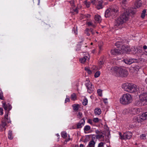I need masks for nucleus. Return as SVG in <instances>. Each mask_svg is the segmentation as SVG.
Returning <instances> with one entry per match:
<instances>
[{
  "instance_id": "nucleus-1",
  "label": "nucleus",
  "mask_w": 147,
  "mask_h": 147,
  "mask_svg": "<svg viewBox=\"0 0 147 147\" xmlns=\"http://www.w3.org/2000/svg\"><path fill=\"white\" fill-rule=\"evenodd\" d=\"M2 106L5 111L4 118L2 121L1 124L0 125L1 127L3 128L6 125L7 123H9L11 122L10 119H8V116L9 111L11 109L12 107L9 103L6 104L5 101H2Z\"/></svg>"
},
{
  "instance_id": "nucleus-2",
  "label": "nucleus",
  "mask_w": 147,
  "mask_h": 147,
  "mask_svg": "<svg viewBox=\"0 0 147 147\" xmlns=\"http://www.w3.org/2000/svg\"><path fill=\"white\" fill-rule=\"evenodd\" d=\"M110 71L113 74L117 76L125 77H127L128 74V72L126 69L117 66L111 67Z\"/></svg>"
},
{
  "instance_id": "nucleus-3",
  "label": "nucleus",
  "mask_w": 147,
  "mask_h": 147,
  "mask_svg": "<svg viewBox=\"0 0 147 147\" xmlns=\"http://www.w3.org/2000/svg\"><path fill=\"white\" fill-rule=\"evenodd\" d=\"M122 88L124 90L130 93L135 92L137 90L136 85L129 83L123 84L122 85Z\"/></svg>"
},
{
  "instance_id": "nucleus-4",
  "label": "nucleus",
  "mask_w": 147,
  "mask_h": 147,
  "mask_svg": "<svg viewBox=\"0 0 147 147\" xmlns=\"http://www.w3.org/2000/svg\"><path fill=\"white\" fill-rule=\"evenodd\" d=\"M132 101V97L129 93L123 94L120 98V102L124 105H128Z\"/></svg>"
},
{
  "instance_id": "nucleus-5",
  "label": "nucleus",
  "mask_w": 147,
  "mask_h": 147,
  "mask_svg": "<svg viewBox=\"0 0 147 147\" xmlns=\"http://www.w3.org/2000/svg\"><path fill=\"white\" fill-rule=\"evenodd\" d=\"M120 139L122 140L130 139L132 136V133L130 132H126L122 134L121 132H119Z\"/></svg>"
},
{
  "instance_id": "nucleus-6",
  "label": "nucleus",
  "mask_w": 147,
  "mask_h": 147,
  "mask_svg": "<svg viewBox=\"0 0 147 147\" xmlns=\"http://www.w3.org/2000/svg\"><path fill=\"white\" fill-rule=\"evenodd\" d=\"M142 60V58H140L139 59H124L123 60L125 63L130 65L134 62H136L138 63H140Z\"/></svg>"
},
{
  "instance_id": "nucleus-7",
  "label": "nucleus",
  "mask_w": 147,
  "mask_h": 147,
  "mask_svg": "<svg viewBox=\"0 0 147 147\" xmlns=\"http://www.w3.org/2000/svg\"><path fill=\"white\" fill-rule=\"evenodd\" d=\"M123 51V50L121 49V47H119L114 49L111 50V54L115 55L117 54H123L124 53Z\"/></svg>"
},
{
  "instance_id": "nucleus-8",
  "label": "nucleus",
  "mask_w": 147,
  "mask_h": 147,
  "mask_svg": "<svg viewBox=\"0 0 147 147\" xmlns=\"http://www.w3.org/2000/svg\"><path fill=\"white\" fill-rule=\"evenodd\" d=\"M141 117L138 118L135 117L133 119V121L135 122H137L138 123L140 122L142 120H145L147 118V112L142 114Z\"/></svg>"
},
{
  "instance_id": "nucleus-9",
  "label": "nucleus",
  "mask_w": 147,
  "mask_h": 147,
  "mask_svg": "<svg viewBox=\"0 0 147 147\" xmlns=\"http://www.w3.org/2000/svg\"><path fill=\"white\" fill-rule=\"evenodd\" d=\"M139 98L140 100L142 102H144L146 104H147V93H143L141 94Z\"/></svg>"
},
{
  "instance_id": "nucleus-10",
  "label": "nucleus",
  "mask_w": 147,
  "mask_h": 147,
  "mask_svg": "<svg viewBox=\"0 0 147 147\" xmlns=\"http://www.w3.org/2000/svg\"><path fill=\"white\" fill-rule=\"evenodd\" d=\"M121 18L125 22L129 18V12L126 11L123 13L120 16Z\"/></svg>"
},
{
  "instance_id": "nucleus-11",
  "label": "nucleus",
  "mask_w": 147,
  "mask_h": 147,
  "mask_svg": "<svg viewBox=\"0 0 147 147\" xmlns=\"http://www.w3.org/2000/svg\"><path fill=\"white\" fill-rule=\"evenodd\" d=\"M124 22L119 17L116 19L115 21V26H119L120 25H122Z\"/></svg>"
},
{
  "instance_id": "nucleus-12",
  "label": "nucleus",
  "mask_w": 147,
  "mask_h": 147,
  "mask_svg": "<svg viewBox=\"0 0 147 147\" xmlns=\"http://www.w3.org/2000/svg\"><path fill=\"white\" fill-rule=\"evenodd\" d=\"M141 109L139 108H131L130 110V113L132 115L138 114L140 112Z\"/></svg>"
},
{
  "instance_id": "nucleus-13",
  "label": "nucleus",
  "mask_w": 147,
  "mask_h": 147,
  "mask_svg": "<svg viewBox=\"0 0 147 147\" xmlns=\"http://www.w3.org/2000/svg\"><path fill=\"white\" fill-rule=\"evenodd\" d=\"M85 123L84 118H83L81 119L80 121L78 123L77 125V129L81 128L83 125H84Z\"/></svg>"
},
{
  "instance_id": "nucleus-14",
  "label": "nucleus",
  "mask_w": 147,
  "mask_h": 147,
  "mask_svg": "<svg viewBox=\"0 0 147 147\" xmlns=\"http://www.w3.org/2000/svg\"><path fill=\"white\" fill-rule=\"evenodd\" d=\"M110 9V13L111 16H115L117 15L118 14V9H115L113 8H111Z\"/></svg>"
},
{
  "instance_id": "nucleus-15",
  "label": "nucleus",
  "mask_w": 147,
  "mask_h": 147,
  "mask_svg": "<svg viewBox=\"0 0 147 147\" xmlns=\"http://www.w3.org/2000/svg\"><path fill=\"white\" fill-rule=\"evenodd\" d=\"M142 5V2L141 0H136L135 5L137 8L140 7Z\"/></svg>"
},
{
  "instance_id": "nucleus-16",
  "label": "nucleus",
  "mask_w": 147,
  "mask_h": 147,
  "mask_svg": "<svg viewBox=\"0 0 147 147\" xmlns=\"http://www.w3.org/2000/svg\"><path fill=\"white\" fill-rule=\"evenodd\" d=\"M127 11L129 12V16H130L132 17L135 14L136 11L135 9H132L128 10Z\"/></svg>"
},
{
  "instance_id": "nucleus-17",
  "label": "nucleus",
  "mask_w": 147,
  "mask_h": 147,
  "mask_svg": "<svg viewBox=\"0 0 147 147\" xmlns=\"http://www.w3.org/2000/svg\"><path fill=\"white\" fill-rule=\"evenodd\" d=\"M103 1L100 0L98 1V4L96 6V8L98 9H102L103 8L102 4Z\"/></svg>"
},
{
  "instance_id": "nucleus-18",
  "label": "nucleus",
  "mask_w": 147,
  "mask_h": 147,
  "mask_svg": "<svg viewBox=\"0 0 147 147\" xmlns=\"http://www.w3.org/2000/svg\"><path fill=\"white\" fill-rule=\"evenodd\" d=\"M94 19L96 22L100 23L101 22V18L100 15H96L95 16Z\"/></svg>"
},
{
  "instance_id": "nucleus-19",
  "label": "nucleus",
  "mask_w": 147,
  "mask_h": 147,
  "mask_svg": "<svg viewBox=\"0 0 147 147\" xmlns=\"http://www.w3.org/2000/svg\"><path fill=\"white\" fill-rule=\"evenodd\" d=\"M80 105L78 104H74L72 105L73 109L75 111H77L79 109Z\"/></svg>"
},
{
  "instance_id": "nucleus-20",
  "label": "nucleus",
  "mask_w": 147,
  "mask_h": 147,
  "mask_svg": "<svg viewBox=\"0 0 147 147\" xmlns=\"http://www.w3.org/2000/svg\"><path fill=\"white\" fill-rule=\"evenodd\" d=\"M105 61V60L102 59H101L98 63V65L99 67L100 68H101L102 66V65L104 64Z\"/></svg>"
},
{
  "instance_id": "nucleus-21",
  "label": "nucleus",
  "mask_w": 147,
  "mask_h": 147,
  "mask_svg": "<svg viewBox=\"0 0 147 147\" xmlns=\"http://www.w3.org/2000/svg\"><path fill=\"white\" fill-rule=\"evenodd\" d=\"M88 58V60L89 59V57H88L87 56H84L83 58L80 59V62L82 63H84L86 61L87 59Z\"/></svg>"
},
{
  "instance_id": "nucleus-22",
  "label": "nucleus",
  "mask_w": 147,
  "mask_h": 147,
  "mask_svg": "<svg viewBox=\"0 0 147 147\" xmlns=\"http://www.w3.org/2000/svg\"><path fill=\"white\" fill-rule=\"evenodd\" d=\"M110 9H107L105 12V16L106 18L109 17L111 15Z\"/></svg>"
},
{
  "instance_id": "nucleus-23",
  "label": "nucleus",
  "mask_w": 147,
  "mask_h": 147,
  "mask_svg": "<svg viewBox=\"0 0 147 147\" xmlns=\"http://www.w3.org/2000/svg\"><path fill=\"white\" fill-rule=\"evenodd\" d=\"M94 113L96 115H99L101 113V109L98 108H96L94 110Z\"/></svg>"
},
{
  "instance_id": "nucleus-24",
  "label": "nucleus",
  "mask_w": 147,
  "mask_h": 147,
  "mask_svg": "<svg viewBox=\"0 0 147 147\" xmlns=\"http://www.w3.org/2000/svg\"><path fill=\"white\" fill-rule=\"evenodd\" d=\"M8 138L9 139L11 140L13 138V135L12 133V131L11 130H9L8 133Z\"/></svg>"
},
{
  "instance_id": "nucleus-25",
  "label": "nucleus",
  "mask_w": 147,
  "mask_h": 147,
  "mask_svg": "<svg viewBox=\"0 0 147 147\" xmlns=\"http://www.w3.org/2000/svg\"><path fill=\"white\" fill-rule=\"evenodd\" d=\"M95 144V142L93 140H92L89 142L87 147H94Z\"/></svg>"
},
{
  "instance_id": "nucleus-26",
  "label": "nucleus",
  "mask_w": 147,
  "mask_h": 147,
  "mask_svg": "<svg viewBox=\"0 0 147 147\" xmlns=\"http://www.w3.org/2000/svg\"><path fill=\"white\" fill-rule=\"evenodd\" d=\"M71 100L74 101L76 100L77 96L76 94L75 93H73L71 95Z\"/></svg>"
},
{
  "instance_id": "nucleus-27",
  "label": "nucleus",
  "mask_w": 147,
  "mask_h": 147,
  "mask_svg": "<svg viewBox=\"0 0 147 147\" xmlns=\"http://www.w3.org/2000/svg\"><path fill=\"white\" fill-rule=\"evenodd\" d=\"M103 134H99L96 135L95 136V137L97 139H99L102 138L103 139L104 138V136L103 135Z\"/></svg>"
},
{
  "instance_id": "nucleus-28",
  "label": "nucleus",
  "mask_w": 147,
  "mask_h": 147,
  "mask_svg": "<svg viewBox=\"0 0 147 147\" xmlns=\"http://www.w3.org/2000/svg\"><path fill=\"white\" fill-rule=\"evenodd\" d=\"M85 33L87 36H89L90 35V28H86L84 31Z\"/></svg>"
},
{
  "instance_id": "nucleus-29",
  "label": "nucleus",
  "mask_w": 147,
  "mask_h": 147,
  "mask_svg": "<svg viewBox=\"0 0 147 147\" xmlns=\"http://www.w3.org/2000/svg\"><path fill=\"white\" fill-rule=\"evenodd\" d=\"M127 6V0H123L122 3V6L126 7Z\"/></svg>"
},
{
  "instance_id": "nucleus-30",
  "label": "nucleus",
  "mask_w": 147,
  "mask_h": 147,
  "mask_svg": "<svg viewBox=\"0 0 147 147\" xmlns=\"http://www.w3.org/2000/svg\"><path fill=\"white\" fill-rule=\"evenodd\" d=\"M87 88L88 89V91L89 93H91L93 92L94 90L92 86L87 87Z\"/></svg>"
},
{
  "instance_id": "nucleus-31",
  "label": "nucleus",
  "mask_w": 147,
  "mask_h": 147,
  "mask_svg": "<svg viewBox=\"0 0 147 147\" xmlns=\"http://www.w3.org/2000/svg\"><path fill=\"white\" fill-rule=\"evenodd\" d=\"M67 134L65 131L62 132L61 133V137L64 138H66L67 136Z\"/></svg>"
},
{
  "instance_id": "nucleus-32",
  "label": "nucleus",
  "mask_w": 147,
  "mask_h": 147,
  "mask_svg": "<svg viewBox=\"0 0 147 147\" xmlns=\"http://www.w3.org/2000/svg\"><path fill=\"white\" fill-rule=\"evenodd\" d=\"M77 116L78 118L80 119L82 117L83 114L82 113L80 112H79L77 114Z\"/></svg>"
},
{
  "instance_id": "nucleus-33",
  "label": "nucleus",
  "mask_w": 147,
  "mask_h": 147,
  "mask_svg": "<svg viewBox=\"0 0 147 147\" xmlns=\"http://www.w3.org/2000/svg\"><path fill=\"white\" fill-rule=\"evenodd\" d=\"M88 102V100L86 98H85L83 100L82 104L86 106Z\"/></svg>"
},
{
  "instance_id": "nucleus-34",
  "label": "nucleus",
  "mask_w": 147,
  "mask_h": 147,
  "mask_svg": "<svg viewBox=\"0 0 147 147\" xmlns=\"http://www.w3.org/2000/svg\"><path fill=\"white\" fill-rule=\"evenodd\" d=\"M90 129V127L89 125H86L84 128V130L85 131H88Z\"/></svg>"
},
{
  "instance_id": "nucleus-35",
  "label": "nucleus",
  "mask_w": 147,
  "mask_h": 147,
  "mask_svg": "<svg viewBox=\"0 0 147 147\" xmlns=\"http://www.w3.org/2000/svg\"><path fill=\"white\" fill-rule=\"evenodd\" d=\"M85 69L86 71L88 74H92L91 70L88 67H85Z\"/></svg>"
},
{
  "instance_id": "nucleus-36",
  "label": "nucleus",
  "mask_w": 147,
  "mask_h": 147,
  "mask_svg": "<svg viewBox=\"0 0 147 147\" xmlns=\"http://www.w3.org/2000/svg\"><path fill=\"white\" fill-rule=\"evenodd\" d=\"M121 49H123V50L124 53H126L127 52L129 51V49L128 47L126 48V47H123V48H121Z\"/></svg>"
},
{
  "instance_id": "nucleus-37",
  "label": "nucleus",
  "mask_w": 147,
  "mask_h": 147,
  "mask_svg": "<svg viewBox=\"0 0 147 147\" xmlns=\"http://www.w3.org/2000/svg\"><path fill=\"white\" fill-rule=\"evenodd\" d=\"M140 138L141 140H145L146 139V135L144 134H142L140 136Z\"/></svg>"
},
{
  "instance_id": "nucleus-38",
  "label": "nucleus",
  "mask_w": 147,
  "mask_h": 147,
  "mask_svg": "<svg viewBox=\"0 0 147 147\" xmlns=\"http://www.w3.org/2000/svg\"><path fill=\"white\" fill-rule=\"evenodd\" d=\"M0 99L2 100H5L3 96V93L1 91L0 92Z\"/></svg>"
},
{
  "instance_id": "nucleus-39",
  "label": "nucleus",
  "mask_w": 147,
  "mask_h": 147,
  "mask_svg": "<svg viewBox=\"0 0 147 147\" xmlns=\"http://www.w3.org/2000/svg\"><path fill=\"white\" fill-rule=\"evenodd\" d=\"M100 74V72L99 71H97L95 74L94 75V77L95 78H97L98 77Z\"/></svg>"
},
{
  "instance_id": "nucleus-40",
  "label": "nucleus",
  "mask_w": 147,
  "mask_h": 147,
  "mask_svg": "<svg viewBox=\"0 0 147 147\" xmlns=\"http://www.w3.org/2000/svg\"><path fill=\"white\" fill-rule=\"evenodd\" d=\"M85 86L87 87L92 86V84L90 81H88L85 84Z\"/></svg>"
},
{
  "instance_id": "nucleus-41",
  "label": "nucleus",
  "mask_w": 147,
  "mask_h": 147,
  "mask_svg": "<svg viewBox=\"0 0 147 147\" xmlns=\"http://www.w3.org/2000/svg\"><path fill=\"white\" fill-rule=\"evenodd\" d=\"M84 3L85 4L87 7H90V3L89 2H87V1H84Z\"/></svg>"
},
{
  "instance_id": "nucleus-42",
  "label": "nucleus",
  "mask_w": 147,
  "mask_h": 147,
  "mask_svg": "<svg viewBox=\"0 0 147 147\" xmlns=\"http://www.w3.org/2000/svg\"><path fill=\"white\" fill-rule=\"evenodd\" d=\"M95 132L96 134H104V132L103 131L102 132L101 131H99L98 130L95 131Z\"/></svg>"
},
{
  "instance_id": "nucleus-43",
  "label": "nucleus",
  "mask_w": 147,
  "mask_h": 147,
  "mask_svg": "<svg viewBox=\"0 0 147 147\" xmlns=\"http://www.w3.org/2000/svg\"><path fill=\"white\" fill-rule=\"evenodd\" d=\"M97 93L98 95L100 96H101L102 95V91L100 89H98L97 91Z\"/></svg>"
},
{
  "instance_id": "nucleus-44",
  "label": "nucleus",
  "mask_w": 147,
  "mask_h": 147,
  "mask_svg": "<svg viewBox=\"0 0 147 147\" xmlns=\"http://www.w3.org/2000/svg\"><path fill=\"white\" fill-rule=\"evenodd\" d=\"M93 121L95 123H98L99 121V119L98 118H95L93 119Z\"/></svg>"
},
{
  "instance_id": "nucleus-45",
  "label": "nucleus",
  "mask_w": 147,
  "mask_h": 147,
  "mask_svg": "<svg viewBox=\"0 0 147 147\" xmlns=\"http://www.w3.org/2000/svg\"><path fill=\"white\" fill-rule=\"evenodd\" d=\"M70 3L72 6H75V5L74 3V1L72 0L70 1Z\"/></svg>"
},
{
  "instance_id": "nucleus-46",
  "label": "nucleus",
  "mask_w": 147,
  "mask_h": 147,
  "mask_svg": "<svg viewBox=\"0 0 147 147\" xmlns=\"http://www.w3.org/2000/svg\"><path fill=\"white\" fill-rule=\"evenodd\" d=\"M3 110L2 108H0V115H2L3 114Z\"/></svg>"
},
{
  "instance_id": "nucleus-47",
  "label": "nucleus",
  "mask_w": 147,
  "mask_h": 147,
  "mask_svg": "<svg viewBox=\"0 0 147 147\" xmlns=\"http://www.w3.org/2000/svg\"><path fill=\"white\" fill-rule=\"evenodd\" d=\"M104 144L102 142L99 143L98 145V147H102L103 146Z\"/></svg>"
},
{
  "instance_id": "nucleus-48",
  "label": "nucleus",
  "mask_w": 147,
  "mask_h": 147,
  "mask_svg": "<svg viewBox=\"0 0 147 147\" xmlns=\"http://www.w3.org/2000/svg\"><path fill=\"white\" fill-rule=\"evenodd\" d=\"M90 32L92 34V35H94L95 34V32L93 30V29L92 28H90Z\"/></svg>"
},
{
  "instance_id": "nucleus-49",
  "label": "nucleus",
  "mask_w": 147,
  "mask_h": 147,
  "mask_svg": "<svg viewBox=\"0 0 147 147\" xmlns=\"http://www.w3.org/2000/svg\"><path fill=\"white\" fill-rule=\"evenodd\" d=\"M88 123H89L91 125H92L93 123L92 120V119H89L88 120Z\"/></svg>"
},
{
  "instance_id": "nucleus-50",
  "label": "nucleus",
  "mask_w": 147,
  "mask_h": 147,
  "mask_svg": "<svg viewBox=\"0 0 147 147\" xmlns=\"http://www.w3.org/2000/svg\"><path fill=\"white\" fill-rule=\"evenodd\" d=\"M93 23L90 22H87L86 24L88 25V26H91Z\"/></svg>"
},
{
  "instance_id": "nucleus-51",
  "label": "nucleus",
  "mask_w": 147,
  "mask_h": 147,
  "mask_svg": "<svg viewBox=\"0 0 147 147\" xmlns=\"http://www.w3.org/2000/svg\"><path fill=\"white\" fill-rule=\"evenodd\" d=\"M96 0H91V3L93 5H95L96 4Z\"/></svg>"
},
{
  "instance_id": "nucleus-52",
  "label": "nucleus",
  "mask_w": 147,
  "mask_h": 147,
  "mask_svg": "<svg viewBox=\"0 0 147 147\" xmlns=\"http://www.w3.org/2000/svg\"><path fill=\"white\" fill-rule=\"evenodd\" d=\"M70 101V99L69 98H66L65 100V103H66L67 102H69Z\"/></svg>"
},
{
  "instance_id": "nucleus-53",
  "label": "nucleus",
  "mask_w": 147,
  "mask_h": 147,
  "mask_svg": "<svg viewBox=\"0 0 147 147\" xmlns=\"http://www.w3.org/2000/svg\"><path fill=\"white\" fill-rule=\"evenodd\" d=\"M140 101H136V102H135V104L136 105H140Z\"/></svg>"
},
{
  "instance_id": "nucleus-54",
  "label": "nucleus",
  "mask_w": 147,
  "mask_h": 147,
  "mask_svg": "<svg viewBox=\"0 0 147 147\" xmlns=\"http://www.w3.org/2000/svg\"><path fill=\"white\" fill-rule=\"evenodd\" d=\"M73 10L76 13H78V10L77 8H76L73 9Z\"/></svg>"
},
{
  "instance_id": "nucleus-55",
  "label": "nucleus",
  "mask_w": 147,
  "mask_h": 147,
  "mask_svg": "<svg viewBox=\"0 0 147 147\" xmlns=\"http://www.w3.org/2000/svg\"><path fill=\"white\" fill-rule=\"evenodd\" d=\"M145 16V14H143V13H142V14L141 15V17L142 18H144V17Z\"/></svg>"
},
{
  "instance_id": "nucleus-56",
  "label": "nucleus",
  "mask_w": 147,
  "mask_h": 147,
  "mask_svg": "<svg viewBox=\"0 0 147 147\" xmlns=\"http://www.w3.org/2000/svg\"><path fill=\"white\" fill-rule=\"evenodd\" d=\"M68 137L69 138H68L67 139H66L65 140V141L66 142H68V141H69L71 140V139L69 137V135H68Z\"/></svg>"
},
{
  "instance_id": "nucleus-57",
  "label": "nucleus",
  "mask_w": 147,
  "mask_h": 147,
  "mask_svg": "<svg viewBox=\"0 0 147 147\" xmlns=\"http://www.w3.org/2000/svg\"><path fill=\"white\" fill-rule=\"evenodd\" d=\"M107 98L104 99H103V101L104 102V103H107Z\"/></svg>"
},
{
  "instance_id": "nucleus-58",
  "label": "nucleus",
  "mask_w": 147,
  "mask_h": 147,
  "mask_svg": "<svg viewBox=\"0 0 147 147\" xmlns=\"http://www.w3.org/2000/svg\"><path fill=\"white\" fill-rule=\"evenodd\" d=\"M146 12V9H144L142 11V13H143V14H145Z\"/></svg>"
},
{
  "instance_id": "nucleus-59",
  "label": "nucleus",
  "mask_w": 147,
  "mask_h": 147,
  "mask_svg": "<svg viewBox=\"0 0 147 147\" xmlns=\"http://www.w3.org/2000/svg\"><path fill=\"white\" fill-rule=\"evenodd\" d=\"M143 49L145 50L147 49V46L146 45H144L143 47Z\"/></svg>"
},
{
  "instance_id": "nucleus-60",
  "label": "nucleus",
  "mask_w": 147,
  "mask_h": 147,
  "mask_svg": "<svg viewBox=\"0 0 147 147\" xmlns=\"http://www.w3.org/2000/svg\"><path fill=\"white\" fill-rule=\"evenodd\" d=\"M99 48L100 50H101L102 49V46H99Z\"/></svg>"
},
{
  "instance_id": "nucleus-61",
  "label": "nucleus",
  "mask_w": 147,
  "mask_h": 147,
  "mask_svg": "<svg viewBox=\"0 0 147 147\" xmlns=\"http://www.w3.org/2000/svg\"><path fill=\"white\" fill-rule=\"evenodd\" d=\"M91 26L94 28H95V27H96V26L93 24H92Z\"/></svg>"
},
{
  "instance_id": "nucleus-62",
  "label": "nucleus",
  "mask_w": 147,
  "mask_h": 147,
  "mask_svg": "<svg viewBox=\"0 0 147 147\" xmlns=\"http://www.w3.org/2000/svg\"><path fill=\"white\" fill-rule=\"evenodd\" d=\"M94 135H93L92 136V139L93 140V139H94L95 138V137H94Z\"/></svg>"
},
{
  "instance_id": "nucleus-63",
  "label": "nucleus",
  "mask_w": 147,
  "mask_h": 147,
  "mask_svg": "<svg viewBox=\"0 0 147 147\" xmlns=\"http://www.w3.org/2000/svg\"><path fill=\"white\" fill-rule=\"evenodd\" d=\"M145 81L146 82L147 84V78L146 79Z\"/></svg>"
},
{
  "instance_id": "nucleus-64",
  "label": "nucleus",
  "mask_w": 147,
  "mask_h": 147,
  "mask_svg": "<svg viewBox=\"0 0 147 147\" xmlns=\"http://www.w3.org/2000/svg\"><path fill=\"white\" fill-rule=\"evenodd\" d=\"M90 15H88V16L87 17L88 18L90 17Z\"/></svg>"
}]
</instances>
